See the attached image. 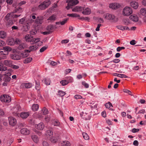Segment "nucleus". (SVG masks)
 Instances as JSON below:
<instances>
[{"mask_svg": "<svg viewBox=\"0 0 146 146\" xmlns=\"http://www.w3.org/2000/svg\"><path fill=\"white\" fill-rule=\"evenodd\" d=\"M78 19L82 20H85L88 21H89L90 18L88 17H81L80 16L79 18H78Z\"/></svg>", "mask_w": 146, "mask_h": 146, "instance_id": "obj_52", "label": "nucleus"}, {"mask_svg": "<svg viewBox=\"0 0 146 146\" xmlns=\"http://www.w3.org/2000/svg\"><path fill=\"white\" fill-rule=\"evenodd\" d=\"M47 48V47L45 46H43L40 50V51L42 52L44 51Z\"/></svg>", "mask_w": 146, "mask_h": 146, "instance_id": "obj_62", "label": "nucleus"}, {"mask_svg": "<svg viewBox=\"0 0 146 146\" xmlns=\"http://www.w3.org/2000/svg\"><path fill=\"white\" fill-rule=\"evenodd\" d=\"M83 10L82 13L85 15H88L90 14L91 12V9L88 7H87L85 9L83 7Z\"/></svg>", "mask_w": 146, "mask_h": 146, "instance_id": "obj_10", "label": "nucleus"}, {"mask_svg": "<svg viewBox=\"0 0 146 146\" xmlns=\"http://www.w3.org/2000/svg\"><path fill=\"white\" fill-rule=\"evenodd\" d=\"M56 16L54 15H52L48 18V20L54 21L56 19Z\"/></svg>", "mask_w": 146, "mask_h": 146, "instance_id": "obj_36", "label": "nucleus"}, {"mask_svg": "<svg viewBox=\"0 0 146 146\" xmlns=\"http://www.w3.org/2000/svg\"><path fill=\"white\" fill-rule=\"evenodd\" d=\"M9 124L12 126H14L17 123L16 119L13 117H9Z\"/></svg>", "mask_w": 146, "mask_h": 146, "instance_id": "obj_9", "label": "nucleus"}, {"mask_svg": "<svg viewBox=\"0 0 146 146\" xmlns=\"http://www.w3.org/2000/svg\"><path fill=\"white\" fill-rule=\"evenodd\" d=\"M67 80L68 82V83H71L73 82V79L72 77L69 76L67 77Z\"/></svg>", "mask_w": 146, "mask_h": 146, "instance_id": "obj_54", "label": "nucleus"}, {"mask_svg": "<svg viewBox=\"0 0 146 146\" xmlns=\"http://www.w3.org/2000/svg\"><path fill=\"white\" fill-rule=\"evenodd\" d=\"M6 33L4 31H0V38H4L6 37Z\"/></svg>", "mask_w": 146, "mask_h": 146, "instance_id": "obj_32", "label": "nucleus"}, {"mask_svg": "<svg viewBox=\"0 0 146 146\" xmlns=\"http://www.w3.org/2000/svg\"><path fill=\"white\" fill-rule=\"evenodd\" d=\"M68 6L66 7V8L68 10L72 6L76 5L79 3V1L78 0H68Z\"/></svg>", "mask_w": 146, "mask_h": 146, "instance_id": "obj_5", "label": "nucleus"}, {"mask_svg": "<svg viewBox=\"0 0 146 146\" xmlns=\"http://www.w3.org/2000/svg\"><path fill=\"white\" fill-rule=\"evenodd\" d=\"M21 132L23 134L27 135L30 133V131L26 128H24L21 129Z\"/></svg>", "mask_w": 146, "mask_h": 146, "instance_id": "obj_18", "label": "nucleus"}, {"mask_svg": "<svg viewBox=\"0 0 146 146\" xmlns=\"http://www.w3.org/2000/svg\"><path fill=\"white\" fill-rule=\"evenodd\" d=\"M21 14H14L13 13H8L5 17V19L7 21L6 25L7 27H9L13 25L15 22L14 19V18H17L19 17Z\"/></svg>", "mask_w": 146, "mask_h": 146, "instance_id": "obj_1", "label": "nucleus"}, {"mask_svg": "<svg viewBox=\"0 0 146 146\" xmlns=\"http://www.w3.org/2000/svg\"><path fill=\"white\" fill-rule=\"evenodd\" d=\"M83 7H81L76 6L72 9V11L74 12H78L82 10Z\"/></svg>", "mask_w": 146, "mask_h": 146, "instance_id": "obj_23", "label": "nucleus"}, {"mask_svg": "<svg viewBox=\"0 0 146 146\" xmlns=\"http://www.w3.org/2000/svg\"><path fill=\"white\" fill-rule=\"evenodd\" d=\"M26 44L24 43H22L19 44V45L18 47V48L19 50H21L22 49L26 48Z\"/></svg>", "mask_w": 146, "mask_h": 146, "instance_id": "obj_26", "label": "nucleus"}, {"mask_svg": "<svg viewBox=\"0 0 146 146\" xmlns=\"http://www.w3.org/2000/svg\"><path fill=\"white\" fill-rule=\"evenodd\" d=\"M116 27L118 29H120L122 31L125 30H129V29L128 27L127 26H123L121 25L117 26Z\"/></svg>", "mask_w": 146, "mask_h": 146, "instance_id": "obj_21", "label": "nucleus"}, {"mask_svg": "<svg viewBox=\"0 0 146 146\" xmlns=\"http://www.w3.org/2000/svg\"><path fill=\"white\" fill-rule=\"evenodd\" d=\"M139 131V129L133 128L132 130V132L133 133H135L138 131Z\"/></svg>", "mask_w": 146, "mask_h": 146, "instance_id": "obj_64", "label": "nucleus"}, {"mask_svg": "<svg viewBox=\"0 0 146 146\" xmlns=\"http://www.w3.org/2000/svg\"><path fill=\"white\" fill-rule=\"evenodd\" d=\"M54 26L52 25H50L47 27L46 30L49 31H50L54 30Z\"/></svg>", "mask_w": 146, "mask_h": 146, "instance_id": "obj_30", "label": "nucleus"}, {"mask_svg": "<svg viewBox=\"0 0 146 146\" xmlns=\"http://www.w3.org/2000/svg\"><path fill=\"white\" fill-rule=\"evenodd\" d=\"M4 50L8 51H10L11 50V48L8 46H5L3 47Z\"/></svg>", "mask_w": 146, "mask_h": 146, "instance_id": "obj_53", "label": "nucleus"}, {"mask_svg": "<svg viewBox=\"0 0 146 146\" xmlns=\"http://www.w3.org/2000/svg\"><path fill=\"white\" fill-rule=\"evenodd\" d=\"M133 13L131 8L129 7L126 6L123 9L122 15L124 16H129Z\"/></svg>", "mask_w": 146, "mask_h": 146, "instance_id": "obj_2", "label": "nucleus"}, {"mask_svg": "<svg viewBox=\"0 0 146 146\" xmlns=\"http://www.w3.org/2000/svg\"><path fill=\"white\" fill-rule=\"evenodd\" d=\"M140 12L141 15L144 16H146V9L142 8L140 10Z\"/></svg>", "mask_w": 146, "mask_h": 146, "instance_id": "obj_29", "label": "nucleus"}, {"mask_svg": "<svg viewBox=\"0 0 146 146\" xmlns=\"http://www.w3.org/2000/svg\"><path fill=\"white\" fill-rule=\"evenodd\" d=\"M30 115V113L28 112H22L20 114L21 117L23 119L26 118Z\"/></svg>", "mask_w": 146, "mask_h": 146, "instance_id": "obj_17", "label": "nucleus"}, {"mask_svg": "<svg viewBox=\"0 0 146 146\" xmlns=\"http://www.w3.org/2000/svg\"><path fill=\"white\" fill-rule=\"evenodd\" d=\"M29 26L27 25H25L23 26L22 30L25 32H27L29 30Z\"/></svg>", "mask_w": 146, "mask_h": 146, "instance_id": "obj_39", "label": "nucleus"}, {"mask_svg": "<svg viewBox=\"0 0 146 146\" xmlns=\"http://www.w3.org/2000/svg\"><path fill=\"white\" fill-rule=\"evenodd\" d=\"M120 6V5L117 3H113L109 5V7L112 9H116L119 8Z\"/></svg>", "mask_w": 146, "mask_h": 146, "instance_id": "obj_14", "label": "nucleus"}, {"mask_svg": "<svg viewBox=\"0 0 146 146\" xmlns=\"http://www.w3.org/2000/svg\"><path fill=\"white\" fill-rule=\"evenodd\" d=\"M74 98L76 99H81L82 98V96L80 95H76L74 96Z\"/></svg>", "mask_w": 146, "mask_h": 146, "instance_id": "obj_58", "label": "nucleus"}, {"mask_svg": "<svg viewBox=\"0 0 146 146\" xmlns=\"http://www.w3.org/2000/svg\"><path fill=\"white\" fill-rule=\"evenodd\" d=\"M37 33V31L36 30L32 29L30 31V33L31 35H35Z\"/></svg>", "mask_w": 146, "mask_h": 146, "instance_id": "obj_48", "label": "nucleus"}, {"mask_svg": "<svg viewBox=\"0 0 146 146\" xmlns=\"http://www.w3.org/2000/svg\"><path fill=\"white\" fill-rule=\"evenodd\" d=\"M23 9L21 7H18L16 8L11 13H21L23 12Z\"/></svg>", "mask_w": 146, "mask_h": 146, "instance_id": "obj_20", "label": "nucleus"}, {"mask_svg": "<svg viewBox=\"0 0 146 146\" xmlns=\"http://www.w3.org/2000/svg\"><path fill=\"white\" fill-rule=\"evenodd\" d=\"M68 20V18H65L63 19V20L62 21L60 22V24L61 25H64Z\"/></svg>", "mask_w": 146, "mask_h": 146, "instance_id": "obj_50", "label": "nucleus"}, {"mask_svg": "<svg viewBox=\"0 0 146 146\" xmlns=\"http://www.w3.org/2000/svg\"><path fill=\"white\" fill-rule=\"evenodd\" d=\"M105 106L107 108H109L111 106H112V104L111 103L109 102L105 104Z\"/></svg>", "mask_w": 146, "mask_h": 146, "instance_id": "obj_55", "label": "nucleus"}, {"mask_svg": "<svg viewBox=\"0 0 146 146\" xmlns=\"http://www.w3.org/2000/svg\"><path fill=\"white\" fill-rule=\"evenodd\" d=\"M130 19L134 22H137L139 19V18L136 15H131L129 17Z\"/></svg>", "mask_w": 146, "mask_h": 146, "instance_id": "obj_19", "label": "nucleus"}, {"mask_svg": "<svg viewBox=\"0 0 146 146\" xmlns=\"http://www.w3.org/2000/svg\"><path fill=\"white\" fill-rule=\"evenodd\" d=\"M124 92H126L128 94L130 95H131V96H133V95L131 94V92L129 90L126 89L125 90H124Z\"/></svg>", "mask_w": 146, "mask_h": 146, "instance_id": "obj_60", "label": "nucleus"}, {"mask_svg": "<svg viewBox=\"0 0 146 146\" xmlns=\"http://www.w3.org/2000/svg\"><path fill=\"white\" fill-rule=\"evenodd\" d=\"M130 5L135 9H137L139 6L138 2L135 1H132L130 3Z\"/></svg>", "mask_w": 146, "mask_h": 146, "instance_id": "obj_16", "label": "nucleus"}, {"mask_svg": "<svg viewBox=\"0 0 146 146\" xmlns=\"http://www.w3.org/2000/svg\"><path fill=\"white\" fill-rule=\"evenodd\" d=\"M32 110L34 111H36L38 110L39 106L37 104H33L31 107Z\"/></svg>", "mask_w": 146, "mask_h": 146, "instance_id": "obj_28", "label": "nucleus"}, {"mask_svg": "<svg viewBox=\"0 0 146 146\" xmlns=\"http://www.w3.org/2000/svg\"><path fill=\"white\" fill-rule=\"evenodd\" d=\"M31 37V35L29 34L26 35L25 36V39L27 41L30 42L31 40L30 39Z\"/></svg>", "mask_w": 146, "mask_h": 146, "instance_id": "obj_46", "label": "nucleus"}, {"mask_svg": "<svg viewBox=\"0 0 146 146\" xmlns=\"http://www.w3.org/2000/svg\"><path fill=\"white\" fill-rule=\"evenodd\" d=\"M38 47L36 45H33L29 47V49L25 50L23 52L26 53L30 52L31 51L36 50L38 48Z\"/></svg>", "mask_w": 146, "mask_h": 146, "instance_id": "obj_8", "label": "nucleus"}, {"mask_svg": "<svg viewBox=\"0 0 146 146\" xmlns=\"http://www.w3.org/2000/svg\"><path fill=\"white\" fill-rule=\"evenodd\" d=\"M40 40V38H33L30 41V42H33L34 43H37Z\"/></svg>", "mask_w": 146, "mask_h": 146, "instance_id": "obj_38", "label": "nucleus"}, {"mask_svg": "<svg viewBox=\"0 0 146 146\" xmlns=\"http://www.w3.org/2000/svg\"><path fill=\"white\" fill-rule=\"evenodd\" d=\"M50 139V141L53 143H55L56 142L57 139V138L56 137H51L50 138H49Z\"/></svg>", "mask_w": 146, "mask_h": 146, "instance_id": "obj_37", "label": "nucleus"}, {"mask_svg": "<svg viewBox=\"0 0 146 146\" xmlns=\"http://www.w3.org/2000/svg\"><path fill=\"white\" fill-rule=\"evenodd\" d=\"M52 123L54 126H59L60 124V122L57 120L53 121Z\"/></svg>", "mask_w": 146, "mask_h": 146, "instance_id": "obj_41", "label": "nucleus"}, {"mask_svg": "<svg viewBox=\"0 0 146 146\" xmlns=\"http://www.w3.org/2000/svg\"><path fill=\"white\" fill-rule=\"evenodd\" d=\"M67 16L73 17H78L79 18L80 16L79 15H78L76 13L68 14H67Z\"/></svg>", "mask_w": 146, "mask_h": 146, "instance_id": "obj_33", "label": "nucleus"}, {"mask_svg": "<svg viewBox=\"0 0 146 146\" xmlns=\"http://www.w3.org/2000/svg\"><path fill=\"white\" fill-rule=\"evenodd\" d=\"M31 138L33 141L35 143H37L39 141V139L35 135H33L31 136Z\"/></svg>", "mask_w": 146, "mask_h": 146, "instance_id": "obj_31", "label": "nucleus"}, {"mask_svg": "<svg viewBox=\"0 0 146 146\" xmlns=\"http://www.w3.org/2000/svg\"><path fill=\"white\" fill-rule=\"evenodd\" d=\"M42 144L43 146H49V144L46 141H43L42 142Z\"/></svg>", "mask_w": 146, "mask_h": 146, "instance_id": "obj_59", "label": "nucleus"}, {"mask_svg": "<svg viewBox=\"0 0 146 146\" xmlns=\"http://www.w3.org/2000/svg\"><path fill=\"white\" fill-rule=\"evenodd\" d=\"M7 70V68L6 67L3 66L2 65L0 64V71H4Z\"/></svg>", "mask_w": 146, "mask_h": 146, "instance_id": "obj_42", "label": "nucleus"}, {"mask_svg": "<svg viewBox=\"0 0 146 146\" xmlns=\"http://www.w3.org/2000/svg\"><path fill=\"white\" fill-rule=\"evenodd\" d=\"M82 135L84 139L85 140H88L89 138V137L87 134L86 133L84 132L82 133Z\"/></svg>", "mask_w": 146, "mask_h": 146, "instance_id": "obj_43", "label": "nucleus"}, {"mask_svg": "<svg viewBox=\"0 0 146 146\" xmlns=\"http://www.w3.org/2000/svg\"><path fill=\"white\" fill-rule=\"evenodd\" d=\"M32 58L31 57H29L26 58L23 61V62L25 64H27L30 62L32 60Z\"/></svg>", "mask_w": 146, "mask_h": 146, "instance_id": "obj_35", "label": "nucleus"}, {"mask_svg": "<svg viewBox=\"0 0 146 146\" xmlns=\"http://www.w3.org/2000/svg\"><path fill=\"white\" fill-rule=\"evenodd\" d=\"M123 21L125 24L126 25H128L130 23L129 21V19H123Z\"/></svg>", "mask_w": 146, "mask_h": 146, "instance_id": "obj_47", "label": "nucleus"}, {"mask_svg": "<svg viewBox=\"0 0 146 146\" xmlns=\"http://www.w3.org/2000/svg\"><path fill=\"white\" fill-rule=\"evenodd\" d=\"M70 143L67 141H63L60 144V146H70Z\"/></svg>", "mask_w": 146, "mask_h": 146, "instance_id": "obj_22", "label": "nucleus"}, {"mask_svg": "<svg viewBox=\"0 0 146 146\" xmlns=\"http://www.w3.org/2000/svg\"><path fill=\"white\" fill-rule=\"evenodd\" d=\"M82 85L84 86L86 88H88L89 87V85L88 84L86 83L85 82L83 81L82 82Z\"/></svg>", "mask_w": 146, "mask_h": 146, "instance_id": "obj_56", "label": "nucleus"}, {"mask_svg": "<svg viewBox=\"0 0 146 146\" xmlns=\"http://www.w3.org/2000/svg\"><path fill=\"white\" fill-rule=\"evenodd\" d=\"M125 48L124 47H118L117 48V50L118 52H119L122 49H125Z\"/></svg>", "mask_w": 146, "mask_h": 146, "instance_id": "obj_61", "label": "nucleus"}, {"mask_svg": "<svg viewBox=\"0 0 146 146\" xmlns=\"http://www.w3.org/2000/svg\"><path fill=\"white\" fill-rule=\"evenodd\" d=\"M24 86L25 88H30L32 86V84L31 83H25L24 84Z\"/></svg>", "mask_w": 146, "mask_h": 146, "instance_id": "obj_51", "label": "nucleus"}, {"mask_svg": "<svg viewBox=\"0 0 146 146\" xmlns=\"http://www.w3.org/2000/svg\"><path fill=\"white\" fill-rule=\"evenodd\" d=\"M51 4V2L50 0H48L47 1H44L39 5L38 9L41 10L45 9L47 8Z\"/></svg>", "mask_w": 146, "mask_h": 146, "instance_id": "obj_4", "label": "nucleus"}, {"mask_svg": "<svg viewBox=\"0 0 146 146\" xmlns=\"http://www.w3.org/2000/svg\"><path fill=\"white\" fill-rule=\"evenodd\" d=\"M21 108L20 106L19 105H16L13 109V114L15 115H18V112L21 111Z\"/></svg>", "mask_w": 146, "mask_h": 146, "instance_id": "obj_11", "label": "nucleus"}, {"mask_svg": "<svg viewBox=\"0 0 146 146\" xmlns=\"http://www.w3.org/2000/svg\"><path fill=\"white\" fill-rule=\"evenodd\" d=\"M44 17L43 16H40L36 17L35 20V23L37 24H41L43 22Z\"/></svg>", "mask_w": 146, "mask_h": 146, "instance_id": "obj_13", "label": "nucleus"}, {"mask_svg": "<svg viewBox=\"0 0 146 146\" xmlns=\"http://www.w3.org/2000/svg\"><path fill=\"white\" fill-rule=\"evenodd\" d=\"M58 95L62 97L64 96L65 94V93L64 91L62 90H59L58 92Z\"/></svg>", "mask_w": 146, "mask_h": 146, "instance_id": "obj_40", "label": "nucleus"}, {"mask_svg": "<svg viewBox=\"0 0 146 146\" xmlns=\"http://www.w3.org/2000/svg\"><path fill=\"white\" fill-rule=\"evenodd\" d=\"M8 42V44L11 45H13L14 44V40L13 39L9 40Z\"/></svg>", "mask_w": 146, "mask_h": 146, "instance_id": "obj_49", "label": "nucleus"}, {"mask_svg": "<svg viewBox=\"0 0 146 146\" xmlns=\"http://www.w3.org/2000/svg\"><path fill=\"white\" fill-rule=\"evenodd\" d=\"M0 100L2 102H9L11 101L10 96L6 95H3L1 96Z\"/></svg>", "mask_w": 146, "mask_h": 146, "instance_id": "obj_7", "label": "nucleus"}, {"mask_svg": "<svg viewBox=\"0 0 146 146\" xmlns=\"http://www.w3.org/2000/svg\"><path fill=\"white\" fill-rule=\"evenodd\" d=\"M19 67L18 65H15L13 64L11 68L15 69H17L19 68Z\"/></svg>", "mask_w": 146, "mask_h": 146, "instance_id": "obj_57", "label": "nucleus"}, {"mask_svg": "<svg viewBox=\"0 0 146 146\" xmlns=\"http://www.w3.org/2000/svg\"><path fill=\"white\" fill-rule=\"evenodd\" d=\"M48 113V110L45 108H44L41 110V111H39L38 113H35L34 116H36V118H41L43 116V115H46Z\"/></svg>", "mask_w": 146, "mask_h": 146, "instance_id": "obj_3", "label": "nucleus"}, {"mask_svg": "<svg viewBox=\"0 0 146 146\" xmlns=\"http://www.w3.org/2000/svg\"><path fill=\"white\" fill-rule=\"evenodd\" d=\"M53 134V133L52 131L50 130L47 131L46 133V135L48 136V137L49 138H50L52 136Z\"/></svg>", "mask_w": 146, "mask_h": 146, "instance_id": "obj_27", "label": "nucleus"}, {"mask_svg": "<svg viewBox=\"0 0 146 146\" xmlns=\"http://www.w3.org/2000/svg\"><path fill=\"white\" fill-rule=\"evenodd\" d=\"M60 83L62 86H64L67 84L68 83V82L67 80H62L61 81Z\"/></svg>", "mask_w": 146, "mask_h": 146, "instance_id": "obj_44", "label": "nucleus"}, {"mask_svg": "<svg viewBox=\"0 0 146 146\" xmlns=\"http://www.w3.org/2000/svg\"><path fill=\"white\" fill-rule=\"evenodd\" d=\"M43 81L46 85H48L50 84L51 81L49 78H45L43 79Z\"/></svg>", "mask_w": 146, "mask_h": 146, "instance_id": "obj_34", "label": "nucleus"}, {"mask_svg": "<svg viewBox=\"0 0 146 146\" xmlns=\"http://www.w3.org/2000/svg\"><path fill=\"white\" fill-rule=\"evenodd\" d=\"M35 127L38 130H43L44 127V125L43 122H40V123L36 125Z\"/></svg>", "mask_w": 146, "mask_h": 146, "instance_id": "obj_15", "label": "nucleus"}, {"mask_svg": "<svg viewBox=\"0 0 146 146\" xmlns=\"http://www.w3.org/2000/svg\"><path fill=\"white\" fill-rule=\"evenodd\" d=\"M11 58L13 60H19L21 59L20 55H11Z\"/></svg>", "mask_w": 146, "mask_h": 146, "instance_id": "obj_25", "label": "nucleus"}, {"mask_svg": "<svg viewBox=\"0 0 146 146\" xmlns=\"http://www.w3.org/2000/svg\"><path fill=\"white\" fill-rule=\"evenodd\" d=\"M15 43L17 44H20L22 43L21 39L17 38L15 40Z\"/></svg>", "mask_w": 146, "mask_h": 146, "instance_id": "obj_45", "label": "nucleus"}, {"mask_svg": "<svg viewBox=\"0 0 146 146\" xmlns=\"http://www.w3.org/2000/svg\"><path fill=\"white\" fill-rule=\"evenodd\" d=\"M3 64L11 68L12 66L13 62L10 60H5L3 61Z\"/></svg>", "mask_w": 146, "mask_h": 146, "instance_id": "obj_12", "label": "nucleus"}, {"mask_svg": "<svg viewBox=\"0 0 146 146\" xmlns=\"http://www.w3.org/2000/svg\"><path fill=\"white\" fill-rule=\"evenodd\" d=\"M145 113V110L144 109H142L141 110H140L137 113V114L139 113H142L143 114Z\"/></svg>", "mask_w": 146, "mask_h": 146, "instance_id": "obj_63", "label": "nucleus"}, {"mask_svg": "<svg viewBox=\"0 0 146 146\" xmlns=\"http://www.w3.org/2000/svg\"><path fill=\"white\" fill-rule=\"evenodd\" d=\"M105 18L109 20H112L113 21L116 22L117 20L115 19V16L109 13H107L104 15Z\"/></svg>", "mask_w": 146, "mask_h": 146, "instance_id": "obj_6", "label": "nucleus"}, {"mask_svg": "<svg viewBox=\"0 0 146 146\" xmlns=\"http://www.w3.org/2000/svg\"><path fill=\"white\" fill-rule=\"evenodd\" d=\"M113 75L114 76H117L118 77H119L121 78H127V76L124 74H117L116 73H113Z\"/></svg>", "mask_w": 146, "mask_h": 146, "instance_id": "obj_24", "label": "nucleus"}]
</instances>
